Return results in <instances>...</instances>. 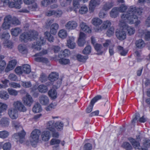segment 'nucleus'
<instances>
[{
  "label": "nucleus",
  "mask_w": 150,
  "mask_h": 150,
  "mask_svg": "<svg viewBox=\"0 0 150 150\" xmlns=\"http://www.w3.org/2000/svg\"><path fill=\"white\" fill-rule=\"evenodd\" d=\"M142 10L141 8H137L135 7L132 6L128 8L126 13L121 15L119 25L122 27L123 29L126 30L129 35H131L134 34L135 30L134 27L128 26L127 23L131 24L135 23L136 25L139 24L140 21L138 20L136 14L141 15L142 12Z\"/></svg>",
  "instance_id": "obj_1"
},
{
  "label": "nucleus",
  "mask_w": 150,
  "mask_h": 150,
  "mask_svg": "<svg viewBox=\"0 0 150 150\" xmlns=\"http://www.w3.org/2000/svg\"><path fill=\"white\" fill-rule=\"evenodd\" d=\"M38 33L35 30L24 32L20 35V40L22 42H26L29 40L31 41L36 39L37 42L33 44V47L35 50H40L42 45L45 43L46 40L41 36H38Z\"/></svg>",
  "instance_id": "obj_2"
},
{
  "label": "nucleus",
  "mask_w": 150,
  "mask_h": 150,
  "mask_svg": "<svg viewBox=\"0 0 150 150\" xmlns=\"http://www.w3.org/2000/svg\"><path fill=\"white\" fill-rule=\"evenodd\" d=\"M40 133V131L37 129L34 130L31 132L30 141L31 144L33 147H35L37 144Z\"/></svg>",
  "instance_id": "obj_3"
},
{
  "label": "nucleus",
  "mask_w": 150,
  "mask_h": 150,
  "mask_svg": "<svg viewBox=\"0 0 150 150\" xmlns=\"http://www.w3.org/2000/svg\"><path fill=\"white\" fill-rule=\"evenodd\" d=\"M13 106L14 109L20 112H24L26 110V108L22 102L20 101H16L13 102Z\"/></svg>",
  "instance_id": "obj_4"
},
{
  "label": "nucleus",
  "mask_w": 150,
  "mask_h": 150,
  "mask_svg": "<svg viewBox=\"0 0 150 150\" xmlns=\"http://www.w3.org/2000/svg\"><path fill=\"white\" fill-rule=\"evenodd\" d=\"M77 22L74 20H71L68 21L65 25L66 29L69 30H75L77 27Z\"/></svg>",
  "instance_id": "obj_5"
},
{
  "label": "nucleus",
  "mask_w": 150,
  "mask_h": 150,
  "mask_svg": "<svg viewBox=\"0 0 150 150\" xmlns=\"http://www.w3.org/2000/svg\"><path fill=\"white\" fill-rule=\"evenodd\" d=\"M25 135V133L24 131L21 132L16 133L13 135L14 137L16 140V142L22 144L24 141V137Z\"/></svg>",
  "instance_id": "obj_6"
},
{
  "label": "nucleus",
  "mask_w": 150,
  "mask_h": 150,
  "mask_svg": "<svg viewBox=\"0 0 150 150\" xmlns=\"http://www.w3.org/2000/svg\"><path fill=\"white\" fill-rule=\"evenodd\" d=\"M22 101L25 105L30 107L33 103V100L31 96L27 93L23 98Z\"/></svg>",
  "instance_id": "obj_7"
},
{
  "label": "nucleus",
  "mask_w": 150,
  "mask_h": 150,
  "mask_svg": "<svg viewBox=\"0 0 150 150\" xmlns=\"http://www.w3.org/2000/svg\"><path fill=\"white\" fill-rule=\"evenodd\" d=\"M11 16L8 15L5 17L4 22L2 25V28L4 30L8 29L11 27Z\"/></svg>",
  "instance_id": "obj_8"
},
{
  "label": "nucleus",
  "mask_w": 150,
  "mask_h": 150,
  "mask_svg": "<svg viewBox=\"0 0 150 150\" xmlns=\"http://www.w3.org/2000/svg\"><path fill=\"white\" fill-rule=\"evenodd\" d=\"M8 114L9 117L12 119H16L18 117V111L16 109H14L13 107L9 108L8 110Z\"/></svg>",
  "instance_id": "obj_9"
},
{
  "label": "nucleus",
  "mask_w": 150,
  "mask_h": 150,
  "mask_svg": "<svg viewBox=\"0 0 150 150\" xmlns=\"http://www.w3.org/2000/svg\"><path fill=\"white\" fill-rule=\"evenodd\" d=\"M101 25L98 27L96 31L98 32H100L103 30H106L107 28L110 27L111 25V23L109 20L104 21L102 23Z\"/></svg>",
  "instance_id": "obj_10"
},
{
  "label": "nucleus",
  "mask_w": 150,
  "mask_h": 150,
  "mask_svg": "<svg viewBox=\"0 0 150 150\" xmlns=\"http://www.w3.org/2000/svg\"><path fill=\"white\" fill-rule=\"evenodd\" d=\"M101 96L98 95L94 97L91 101L90 105L86 109V112L87 113L90 112L92 110L94 103L98 100L101 99Z\"/></svg>",
  "instance_id": "obj_11"
},
{
  "label": "nucleus",
  "mask_w": 150,
  "mask_h": 150,
  "mask_svg": "<svg viewBox=\"0 0 150 150\" xmlns=\"http://www.w3.org/2000/svg\"><path fill=\"white\" fill-rule=\"evenodd\" d=\"M100 4V0H91L89 4V10L91 12H93L97 6Z\"/></svg>",
  "instance_id": "obj_12"
},
{
  "label": "nucleus",
  "mask_w": 150,
  "mask_h": 150,
  "mask_svg": "<svg viewBox=\"0 0 150 150\" xmlns=\"http://www.w3.org/2000/svg\"><path fill=\"white\" fill-rule=\"evenodd\" d=\"M60 142L59 139L56 138H53L50 140V145L53 146L52 147L53 150H58Z\"/></svg>",
  "instance_id": "obj_13"
},
{
  "label": "nucleus",
  "mask_w": 150,
  "mask_h": 150,
  "mask_svg": "<svg viewBox=\"0 0 150 150\" xmlns=\"http://www.w3.org/2000/svg\"><path fill=\"white\" fill-rule=\"evenodd\" d=\"M124 29H120L117 30L116 32V35L118 39L122 40L126 38V32L123 30Z\"/></svg>",
  "instance_id": "obj_14"
},
{
  "label": "nucleus",
  "mask_w": 150,
  "mask_h": 150,
  "mask_svg": "<svg viewBox=\"0 0 150 150\" xmlns=\"http://www.w3.org/2000/svg\"><path fill=\"white\" fill-rule=\"evenodd\" d=\"M114 6L113 3L112 1L104 2L102 6V9L105 11L110 9Z\"/></svg>",
  "instance_id": "obj_15"
},
{
  "label": "nucleus",
  "mask_w": 150,
  "mask_h": 150,
  "mask_svg": "<svg viewBox=\"0 0 150 150\" xmlns=\"http://www.w3.org/2000/svg\"><path fill=\"white\" fill-rule=\"evenodd\" d=\"M86 34L82 32H80L78 39V44L80 47L83 46L85 43Z\"/></svg>",
  "instance_id": "obj_16"
},
{
  "label": "nucleus",
  "mask_w": 150,
  "mask_h": 150,
  "mask_svg": "<svg viewBox=\"0 0 150 150\" xmlns=\"http://www.w3.org/2000/svg\"><path fill=\"white\" fill-rule=\"evenodd\" d=\"M40 103L43 105H46L49 103V99L46 95H42L39 97Z\"/></svg>",
  "instance_id": "obj_17"
},
{
  "label": "nucleus",
  "mask_w": 150,
  "mask_h": 150,
  "mask_svg": "<svg viewBox=\"0 0 150 150\" xmlns=\"http://www.w3.org/2000/svg\"><path fill=\"white\" fill-rule=\"evenodd\" d=\"M94 47L95 50L98 52V54L99 55L102 54L106 50V49L104 48L102 45L100 44L96 43L94 45Z\"/></svg>",
  "instance_id": "obj_18"
},
{
  "label": "nucleus",
  "mask_w": 150,
  "mask_h": 150,
  "mask_svg": "<svg viewBox=\"0 0 150 150\" xmlns=\"http://www.w3.org/2000/svg\"><path fill=\"white\" fill-rule=\"evenodd\" d=\"M74 38L73 36H70L67 40V46L71 49H74L75 47V43L74 41Z\"/></svg>",
  "instance_id": "obj_19"
},
{
  "label": "nucleus",
  "mask_w": 150,
  "mask_h": 150,
  "mask_svg": "<svg viewBox=\"0 0 150 150\" xmlns=\"http://www.w3.org/2000/svg\"><path fill=\"white\" fill-rule=\"evenodd\" d=\"M80 26L81 30L86 33H91V30L90 27L84 22L81 23Z\"/></svg>",
  "instance_id": "obj_20"
},
{
  "label": "nucleus",
  "mask_w": 150,
  "mask_h": 150,
  "mask_svg": "<svg viewBox=\"0 0 150 150\" xmlns=\"http://www.w3.org/2000/svg\"><path fill=\"white\" fill-rule=\"evenodd\" d=\"M129 142L132 144L133 147L135 149H139L140 147L139 143L132 138L129 137L128 138Z\"/></svg>",
  "instance_id": "obj_21"
},
{
  "label": "nucleus",
  "mask_w": 150,
  "mask_h": 150,
  "mask_svg": "<svg viewBox=\"0 0 150 150\" xmlns=\"http://www.w3.org/2000/svg\"><path fill=\"white\" fill-rule=\"evenodd\" d=\"M41 136L42 140L47 141L50 137V132L47 130L44 131L42 132Z\"/></svg>",
  "instance_id": "obj_22"
},
{
  "label": "nucleus",
  "mask_w": 150,
  "mask_h": 150,
  "mask_svg": "<svg viewBox=\"0 0 150 150\" xmlns=\"http://www.w3.org/2000/svg\"><path fill=\"white\" fill-rule=\"evenodd\" d=\"M16 63L17 62L15 60H13L10 61L6 68V71H8L12 70L15 67Z\"/></svg>",
  "instance_id": "obj_23"
},
{
  "label": "nucleus",
  "mask_w": 150,
  "mask_h": 150,
  "mask_svg": "<svg viewBox=\"0 0 150 150\" xmlns=\"http://www.w3.org/2000/svg\"><path fill=\"white\" fill-rule=\"evenodd\" d=\"M58 77L59 75L57 73L52 72L49 75L48 78L49 81L51 82H53L57 80Z\"/></svg>",
  "instance_id": "obj_24"
},
{
  "label": "nucleus",
  "mask_w": 150,
  "mask_h": 150,
  "mask_svg": "<svg viewBox=\"0 0 150 150\" xmlns=\"http://www.w3.org/2000/svg\"><path fill=\"white\" fill-rule=\"evenodd\" d=\"M22 31V30L20 28L16 27L11 29V33L12 36L16 37Z\"/></svg>",
  "instance_id": "obj_25"
},
{
  "label": "nucleus",
  "mask_w": 150,
  "mask_h": 150,
  "mask_svg": "<svg viewBox=\"0 0 150 150\" xmlns=\"http://www.w3.org/2000/svg\"><path fill=\"white\" fill-rule=\"evenodd\" d=\"M91 23L95 26H98L102 24L103 21L98 17L93 18L91 21Z\"/></svg>",
  "instance_id": "obj_26"
},
{
  "label": "nucleus",
  "mask_w": 150,
  "mask_h": 150,
  "mask_svg": "<svg viewBox=\"0 0 150 150\" xmlns=\"http://www.w3.org/2000/svg\"><path fill=\"white\" fill-rule=\"evenodd\" d=\"M49 96L52 99H56L57 97V92L56 90L54 89H50L48 93Z\"/></svg>",
  "instance_id": "obj_27"
},
{
  "label": "nucleus",
  "mask_w": 150,
  "mask_h": 150,
  "mask_svg": "<svg viewBox=\"0 0 150 150\" xmlns=\"http://www.w3.org/2000/svg\"><path fill=\"white\" fill-rule=\"evenodd\" d=\"M9 119L7 117L2 118L0 121V124L3 127H6L9 125Z\"/></svg>",
  "instance_id": "obj_28"
},
{
  "label": "nucleus",
  "mask_w": 150,
  "mask_h": 150,
  "mask_svg": "<svg viewBox=\"0 0 150 150\" xmlns=\"http://www.w3.org/2000/svg\"><path fill=\"white\" fill-rule=\"evenodd\" d=\"M59 25L57 23H54L52 24L50 28V32L53 35H55L58 29Z\"/></svg>",
  "instance_id": "obj_29"
},
{
  "label": "nucleus",
  "mask_w": 150,
  "mask_h": 150,
  "mask_svg": "<svg viewBox=\"0 0 150 150\" xmlns=\"http://www.w3.org/2000/svg\"><path fill=\"white\" fill-rule=\"evenodd\" d=\"M54 121H49L47 124L46 129L50 131H53L55 129Z\"/></svg>",
  "instance_id": "obj_30"
},
{
  "label": "nucleus",
  "mask_w": 150,
  "mask_h": 150,
  "mask_svg": "<svg viewBox=\"0 0 150 150\" xmlns=\"http://www.w3.org/2000/svg\"><path fill=\"white\" fill-rule=\"evenodd\" d=\"M35 60L37 62H40L46 64H48L49 62V60L47 58L42 57H36L35 58Z\"/></svg>",
  "instance_id": "obj_31"
},
{
  "label": "nucleus",
  "mask_w": 150,
  "mask_h": 150,
  "mask_svg": "<svg viewBox=\"0 0 150 150\" xmlns=\"http://www.w3.org/2000/svg\"><path fill=\"white\" fill-rule=\"evenodd\" d=\"M119 12L117 7H114L112 9L110 12V16L112 18H116L118 16Z\"/></svg>",
  "instance_id": "obj_32"
},
{
  "label": "nucleus",
  "mask_w": 150,
  "mask_h": 150,
  "mask_svg": "<svg viewBox=\"0 0 150 150\" xmlns=\"http://www.w3.org/2000/svg\"><path fill=\"white\" fill-rule=\"evenodd\" d=\"M38 91L41 93H45L47 92L48 90L47 86L43 85H40L38 87Z\"/></svg>",
  "instance_id": "obj_33"
},
{
  "label": "nucleus",
  "mask_w": 150,
  "mask_h": 150,
  "mask_svg": "<svg viewBox=\"0 0 150 150\" xmlns=\"http://www.w3.org/2000/svg\"><path fill=\"white\" fill-rule=\"evenodd\" d=\"M135 45L136 47L139 49L143 48L145 46L144 41L141 39L136 40L135 42Z\"/></svg>",
  "instance_id": "obj_34"
},
{
  "label": "nucleus",
  "mask_w": 150,
  "mask_h": 150,
  "mask_svg": "<svg viewBox=\"0 0 150 150\" xmlns=\"http://www.w3.org/2000/svg\"><path fill=\"white\" fill-rule=\"evenodd\" d=\"M42 110L41 105L39 103L35 104L34 105L32 109L33 112L35 113L40 112Z\"/></svg>",
  "instance_id": "obj_35"
},
{
  "label": "nucleus",
  "mask_w": 150,
  "mask_h": 150,
  "mask_svg": "<svg viewBox=\"0 0 150 150\" xmlns=\"http://www.w3.org/2000/svg\"><path fill=\"white\" fill-rule=\"evenodd\" d=\"M64 123L60 121L54 123L55 127L58 130L61 131L63 129Z\"/></svg>",
  "instance_id": "obj_36"
},
{
  "label": "nucleus",
  "mask_w": 150,
  "mask_h": 150,
  "mask_svg": "<svg viewBox=\"0 0 150 150\" xmlns=\"http://www.w3.org/2000/svg\"><path fill=\"white\" fill-rule=\"evenodd\" d=\"M18 49L19 52L22 54H25L27 53V48L24 45H20L18 46Z\"/></svg>",
  "instance_id": "obj_37"
},
{
  "label": "nucleus",
  "mask_w": 150,
  "mask_h": 150,
  "mask_svg": "<svg viewBox=\"0 0 150 150\" xmlns=\"http://www.w3.org/2000/svg\"><path fill=\"white\" fill-rule=\"evenodd\" d=\"M58 35L60 38L62 39L66 38L67 35V30L64 29L61 30L58 32Z\"/></svg>",
  "instance_id": "obj_38"
},
{
  "label": "nucleus",
  "mask_w": 150,
  "mask_h": 150,
  "mask_svg": "<svg viewBox=\"0 0 150 150\" xmlns=\"http://www.w3.org/2000/svg\"><path fill=\"white\" fill-rule=\"evenodd\" d=\"M22 67L23 73L28 74L31 72L30 67L29 65L25 64Z\"/></svg>",
  "instance_id": "obj_39"
},
{
  "label": "nucleus",
  "mask_w": 150,
  "mask_h": 150,
  "mask_svg": "<svg viewBox=\"0 0 150 150\" xmlns=\"http://www.w3.org/2000/svg\"><path fill=\"white\" fill-rule=\"evenodd\" d=\"M9 96L7 92L4 91L0 92V98L2 99L6 100L9 98Z\"/></svg>",
  "instance_id": "obj_40"
},
{
  "label": "nucleus",
  "mask_w": 150,
  "mask_h": 150,
  "mask_svg": "<svg viewBox=\"0 0 150 150\" xmlns=\"http://www.w3.org/2000/svg\"><path fill=\"white\" fill-rule=\"evenodd\" d=\"M4 58V55H0V70H4L6 66L5 62L3 60Z\"/></svg>",
  "instance_id": "obj_41"
},
{
  "label": "nucleus",
  "mask_w": 150,
  "mask_h": 150,
  "mask_svg": "<svg viewBox=\"0 0 150 150\" xmlns=\"http://www.w3.org/2000/svg\"><path fill=\"white\" fill-rule=\"evenodd\" d=\"M3 45L4 47L9 49H12L13 47V43L11 41L8 40H6L4 42Z\"/></svg>",
  "instance_id": "obj_42"
},
{
  "label": "nucleus",
  "mask_w": 150,
  "mask_h": 150,
  "mask_svg": "<svg viewBox=\"0 0 150 150\" xmlns=\"http://www.w3.org/2000/svg\"><path fill=\"white\" fill-rule=\"evenodd\" d=\"M9 135V132L6 130L0 131V138L4 139L7 138Z\"/></svg>",
  "instance_id": "obj_43"
},
{
  "label": "nucleus",
  "mask_w": 150,
  "mask_h": 150,
  "mask_svg": "<svg viewBox=\"0 0 150 150\" xmlns=\"http://www.w3.org/2000/svg\"><path fill=\"white\" fill-rule=\"evenodd\" d=\"M117 49L118 52L122 56H125L127 54V52L124 50L123 47L120 46H118L117 47Z\"/></svg>",
  "instance_id": "obj_44"
},
{
  "label": "nucleus",
  "mask_w": 150,
  "mask_h": 150,
  "mask_svg": "<svg viewBox=\"0 0 150 150\" xmlns=\"http://www.w3.org/2000/svg\"><path fill=\"white\" fill-rule=\"evenodd\" d=\"M7 108L8 105L6 104L0 102V114L5 111Z\"/></svg>",
  "instance_id": "obj_45"
},
{
  "label": "nucleus",
  "mask_w": 150,
  "mask_h": 150,
  "mask_svg": "<svg viewBox=\"0 0 150 150\" xmlns=\"http://www.w3.org/2000/svg\"><path fill=\"white\" fill-rule=\"evenodd\" d=\"M76 57L77 60L81 62H85L88 58L87 56H83L80 54L77 55Z\"/></svg>",
  "instance_id": "obj_46"
},
{
  "label": "nucleus",
  "mask_w": 150,
  "mask_h": 150,
  "mask_svg": "<svg viewBox=\"0 0 150 150\" xmlns=\"http://www.w3.org/2000/svg\"><path fill=\"white\" fill-rule=\"evenodd\" d=\"M122 146L126 150H131L132 149V147L129 143L125 142H124Z\"/></svg>",
  "instance_id": "obj_47"
},
{
  "label": "nucleus",
  "mask_w": 150,
  "mask_h": 150,
  "mask_svg": "<svg viewBox=\"0 0 150 150\" xmlns=\"http://www.w3.org/2000/svg\"><path fill=\"white\" fill-rule=\"evenodd\" d=\"M7 91L8 93L11 95L16 96L18 93V91L11 88H8Z\"/></svg>",
  "instance_id": "obj_48"
},
{
  "label": "nucleus",
  "mask_w": 150,
  "mask_h": 150,
  "mask_svg": "<svg viewBox=\"0 0 150 150\" xmlns=\"http://www.w3.org/2000/svg\"><path fill=\"white\" fill-rule=\"evenodd\" d=\"M9 86L15 88H19L21 87L20 83L15 82H11L9 84Z\"/></svg>",
  "instance_id": "obj_49"
},
{
  "label": "nucleus",
  "mask_w": 150,
  "mask_h": 150,
  "mask_svg": "<svg viewBox=\"0 0 150 150\" xmlns=\"http://www.w3.org/2000/svg\"><path fill=\"white\" fill-rule=\"evenodd\" d=\"M10 22L12 24L15 25H19L20 23V21L17 18L15 17L12 18L11 17Z\"/></svg>",
  "instance_id": "obj_50"
},
{
  "label": "nucleus",
  "mask_w": 150,
  "mask_h": 150,
  "mask_svg": "<svg viewBox=\"0 0 150 150\" xmlns=\"http://www.w3.org/2000/svg\"><path fill=\"white\" fill-rule=\"evenodd\" d=\"M88 11V8L86 6L84 5L81 7L79 10V13L81 14L86 13Z\"/></svg>",
  "instance_id": "obj_51"
},
{
  "label": "nucleus",
  "mask_w": 150,
  "mask_h": 150,
  "mask_svg": "<svg viewBox=\"0 0 150 150\" xmlns=\"http://www.w3.org/2000/svg\"><path fill=\"white\" fill-rule=\"evenodd\" d=\"M21 84L23 87L29 88L32 86V84L30 81H21Z\"/></svg>",
  "instance_id": "obj_52"
},
{
  "label": "nucleus",
  "mask_w": 150,
  "mask_h": 150,
  "mask_svg": "<svg viewBox=\"0 0 150 150\" xmlns=\"http://www.w3.org/2000/svg\"><path fill=\"white\" fill-rule=\"evenodd\" d=\"M11 147V144L8 142L5 143L2 145V148L4 150H10Z\"/></svg>",
  "instance_id": "obj_53"
},
{
  "label": "nucleus",
  "mask_w": 150,
  "mask_h": 150,
  "mask_svg": "<svg viewBox=\"0 0 150 150\" xmlns=\"http://www.w3.org/2000/svg\"><path fill=\"white\" fill-rule=\"evenodd\" d=\"M45 37H46L48 40L50 42H53L54 40L53 37L51 35L50 33L48 32H46L44 33Z\"/></svg>",
  "instance_id": "obj_54"
},
{
  "label": "nucleus",
  "mask_w": 150,
  "mask_h": 150,
  "mask_svg": "<svg viewBox=\"0 0 150 150\" xmlns=\"http://www.w3.org/2000/svg\"><path fill=\"white\" fill-rule=\"evenodd\" d=\"M117 9L119 12H124L127 9V7L125 4H122Z\"/></svg>",
  "instance_id": "obj_55"
},
{
  "label": "nucleus",
  "mask_w": 150,
  "mask_h": 150,
  "mask_svg": "<svg viewBox=\"0 0 150 150\" xmlns=\"http://www.w3.org/2000/svg\"><path fill=\"white\" fill-rule=\"evenodd\" d=\"M91 52V47L89 45L86 46L83 51V53L85 54H89Z\"/></svg>",
  "instance_id": "obj_56"
},
{
  "label": "nucleus",
  "mask_w": 150,
  "mask_h": 150,
  "mask_svg": "<svg viewBox=\"0 0 150 150\" xmlns=\"http://www.w3.org/2000/svg\"><path fill=\"white\" fill-rule=\"evenodd\" d=\"M59 61L60 64L64 65L68 64L70 62V60L69 59L63 58L59 59Z\"/></svg>",
  "instance_id": "obj_57"
},
{
  "label": "nucleus",
  "mask_w": 150,
  "mask_h": 150,
  "mask_svg": "<svg viewBox=\"0 0 150 150\" xmlns=\"http://www.w3.org/2000/svg\"><path fill=\"white\" fill-rule=\"evenodd\" d=\"M112 45H113L111 41V40H106L105 41V43H103V46L104 48L105 49H106V50L108 49V46H109Z\"/></svg>",
  "instance_id": "obj_58"
},
{
  "label": "nucleus",
  "mask_w": 150,
  "mask_h": 150,
  "mask_svg": "<svg viewBox=\"0 0 150 150\" xmlns=\"http://www.w3.org/2000/svg\"><path fill=\"white\" fill-rule=\"evenodd\" d=\"M92 144L89 143L86 144L83 146V150H91L92 149Z\"/></svg>",
  "instance_id": "obj_59"
},
{
  "label": "nucleus",
  "mask_w": 150,
  "mask_h": 150,
  "mask_svg": "<svg viewBox=\"0 0 150 150\" xmlns=\"http://www.w3.org/2000/svg\"><path fill=\"white\" fill-rule=\"evenodd\" d=\"M73 8L75 10L78 8L80 7L79 0H74L73 2Z\"/></svg>",
  "instance_id": "obj_60"
},
{
  "label": "nucleus",
  "mask_w": 150,
  "mask_h": 150,
  "mask_svg": "<svg viewBox=\"0 0 150 150\" xmlns=\"http://www.w3.org/2000/svg\"><path fill=\"white\" fill-rule=\"evenodd\" d=\"M10 36L9 34L7 32L4 33L2 34H0V38L1 39H5L7 40L9 38Z\"/></svg>",
  "instance_id": "obj_61"
},
{
  "label": "nucleus",
  "mask_w": 150,
  "mask_h": 150,
  "mask_svg": "<svg viewBox=\"0 0 150 150\" xmlns=\"http://www.w3.org/2000/svg\"><path fill=\"white\" fill-rule=\"evenodd\" d=\"M9 7L11 8L15 7L18 9H19L21 8V6H18V4H16L15 2H11L8 3Z\"/></svg>",
  "instance_id": "obj_62"
},
{
  "label": "nucleus",
  "mask_w": 150,
  "mask_h": 150,
  "mask_svg": "<svg viewBox=\"0 0 150 150\" xmlns=\"http://www.w3.org/2000/svg\"><path fill=\"white\" fill-rule=\"evenodd\" d=\"M114 28L113 27H111L109 29L106 33L107 35L109 37H110L114 33Z\"/></svg>",
  "instance_id": "obj_63"
},
{
  "label": "nucleus",
  "mask_w": 150,
  "mask_h": 150,
  "mask_svg": "<svg viewBox=\"0 0 150 150\" xmlns=\"http://www.w3.org/2000/svg\"><path fill=\"white\" fill-rule=\"evenodd\" d=\"M8 79L10 80L13 81H16L17 80V77L14 74H11L8 76Z\"/></svg>",
  "instance_id": "obj_64"
}]
</instances>
